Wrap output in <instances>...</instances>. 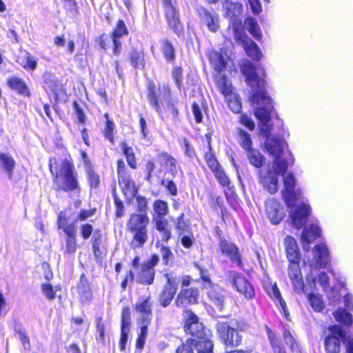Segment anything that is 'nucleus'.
<instances>
[{"label":"nucleus","instance_id":"a19ab883","mask_svg":"<svg viewBox=\"0 0 353 353\" xmlns=\"http://www.w3.org/2000/svg\"><path fill=\"white\" fill-rule=\"evenodd\" d=\"M247 158L250 164L256 168H261L265 163V157L254 148L247 152Z\"/></svg>","mask_w":353,"mask_h":353},{"label":"nucleus","instance_id":"aec40b11","mask_svg":"<svg viewBox=\"0 0 353 353\" xmlns=\"http://www.w3.org/2000/svg\"><path fill=\"white\" fill-rule=\"evenodd\" d=\"M259 182L265 190L270 194H275L279 189V180L277 172H274L271 168L266 170L259 171Z\"/></svg>","mask_w":353,"mask_h":353},{"label":"nucleus","instance_id":"603ef678","mask_svg":"<svg viewBox=\"0 0 353 353\" xmlns=\"http://www.w3.org/2000/svg\"><path fill=\"white\" fill-rule=\"evenodd\" d=\"M239 135L240 138L239 143L241 147L245 150L246 152L252 149V141L250 134L246 131L241 130L239 132Z\"/></svg>","mask_w":353,"mask_h":353},{"label":"nucleus","instance_id":"c9c22d12","mask_svg":"<svg viewBox=\"0 0 353 353\" xmlns=\"http://www.w3.org/2000/svg\"><path fill=\"white\" fill-rule=\"evenodd\" d=\"M157 159L160 161L162 165L165 167H170V172L172 176H174L176 174L177 161L174 157L166 152H161L157 154Z\"/></svg>","mask_w":353,"mask_h":353},{"label":"nucleus","instance_id":"09e8293b","mask_svg":"<svg viewBox=\"0 0 353 353\" xmlns=\"http://www.w3.org/2000/svg\"><path fill=\"white\" fill-rule=\"evenodd\" d=\"M282 336L285 343L290 344L291 351L301 353L299 345L289 330L285 328L282 332Z\"/></svg>","mask_w":353,"mask_h":353},{"label":"nucleus","instance_id":"7ed1b4c3","mask_svg":"<svg viewBox=\"0 0 353 353\" xmlns=\"http://www.w3.org/2000/svg\"><path fill=\"white\" fill-rule=\"evenodd\" d=\"M284 247L288 261V273L294 290L298 294L304 292L305 283L300 268L301 252L296 239L288 235L285 237Z\"/></svg>","mask_w":353,"mask_h":353},{"label":"nucleus","instance_id":"f704fd0d","mask_svg":"<svg viewBox=\"0 0 353 353\" xmlns=\"http://www.w3.org/2000/svg\"><path fill=\"white\" fill-rule=\"evenodd\" d=\"M265 331L270 345L274 353H287L284 346L282 345L279 337L268 326L265 327Z\"/></svg>","mask_w":353,"mask_h":353},{"label":"nucleus","instance_id":"58836bf2","mask_svg":"<svg viewBox=\"0 0 353 353\" xmlns=\"http://www.w3.org/2000/svg\"><path fill=\"white\" fill-rule=\"evenodd\" d=\"M17 63L27 70H34L37 65V60L28 52L20 54L17 60Z\"/></svg>","mask_w":353,"mask_h":353},{"label":"nucleus","instance_id":"49530a36","mask_svg":"<svg viewBox=\"0 0 353 353\" xmlns=\"http://www.w3.org/2000/svg\"><path fill=\"white\" fill-rule=\"evenodd\" d=\"M334 316L338 322L345 325H350L353 321L352 314L343 308L336 310Z\"/></svg>","mask_w":353,"mask_h":353},{"label":"nucleus","instance_id":"a211bd4d","mask_svg":"<svg viewBox=\"0 0 353 353\" xmlns=\"http://www.w3.org/2000/svg\"><path fill=\"white\" fill-rule=\"evenodd\" d=\"M219 249L223 256L229 258L232 263H234L241 268L243 267L242 256L239 247L234 243L230 242L227 239H223L219 242Z\"/></svg>","mask_w":353,"mask_h":353},{"label":"nucleus","instance_id":"f3484780","mask_svg":"<svg viewBox=\"0 0 353 353\" xmlns=\"http://www.w3.org/2000/svg\"><path fill=\"white\" fill-rule=\"evenodd\" d=\"M164 276L166 279V282L158 296V302L161 306L167 307L172 302L176 294L178 285L175 280L171 278L168 273H165Z\"/></svg>","mask_w":353,"mask_h":353},{"label":"nucleus","instance_id":"f8f14e48","mask_svg":"<svg viewBox=\"0 0 353 353\" xmlns=\"http://www.w3.org/2000/svg\"><path fill=\"white\" fill-rule=\"evenodd\" d=\"M174 227L180 237V243L183 248L190 249L195 243V238L190 230V225L188 220L185 219V213L181 212L176 219Z\"/></svg>","mask_w":353,"mask_h":353},{"label":"nucleus","instance_id":"69168bd1","mask_svg":"<svg viewBox=\"0 0 353 353\" xmlns=\"http://www.w3.org/2000/svg\"><path fill=\"white\" fill-rule=\"evenodd\" d=\"M163 263L165 265L169 264L170 260L173 257V254L170 247L163 245L160 249Z\"/></svg>","mask_w":353,"mask_h":353},{"label":"nucleus","instance_id":"cd10ccee","mask_svg":"<svg viewBox=\"0 0 353 353\" xmlns=\"http://www.w3.org/2000/svg\"><path fill=\"white\" fill-rule=\"evenodd\" d=\"M314 261L315 265L319 268H325L329 262V251L324 243H319L313 248Z\"/></svg>","mask_w":353,"mask_h":353},{"label":"nucleus","instance_id":"774afa93","mask_svg":"<svg viewBox=\"0 0 353 353\" xmlns=\"http://www.w3.org/2000/svg\"><path fill=\"white\" fill-rule=\"evenodd\" d=\"M87 174L90 187L97 188L100 182L99 175L95 174L90 167L87 168Z\"/></svg>","mask_w":353,"mask_h":353},{"label":"nucleus","instance_id":"f03ea898","mask_svg":"<svg viewBox=\"0 0 353 353\" xmlns=\"http://www.w3.org/2000/svg\"><path fill=\"white\" fill-rule=\"evenodd\" d=\"M185 317L183 319V330L188 337L175 350L176 353H199L203 343L208 341L213 343L212 331L207 327L199 317L192 310H185Z\"/></svg>","mask_w":353,"mask_h":353},{"label":"nucleus","instance_id":"4468645a","mask_svg":"<svg viewBox=\"0 0 353 353\" xmlns=\"http://www.w3.org/2000/svg\"><path fill=\"white\" fill-rule=\"evenodd\" d=\"M222 6L225 10V17L230 19L234 34H235L236 26L241 25L244 28L242 21L239 17L243 13V5L239 2H233L231 0H223Z\"/></svg>","mask_w":353,"mask_h":353},{"label":"nucleus","instance_id":"9d476101","mask_svg":"<svg viewBox=\"0 0 353 353\" xmlns=\"http://www.w3.org/2000/svg\"><path fill=\"white\" fill-rule=\"evenodd\" d=\"M330 333L324 340L326 353H340L341 341L346 339L345 331L339 325H332L327 327Z\"/></svg>","mask_w":353,"mask_h":353},{"label":"nucleus","instance_id":"c03bdc74","mask_svg":"<svg viewBox=\"0 0 353 353\" xmlns=\"http://www.w3.org/2000/svg\"><path fill=\"white\" fill-rule=\"evenodd\" d=\"M8 83L12 89L16 90L19 94L24 96L30 95V92L26 83L21 79L12 77L8 79Z\"/></svg>","mask_w":353,"mask_h":353},{"label":"nucleus","instance_id":"8fccbe9b","mask_svg":"<svg viewBox=\"0 0 353 353\" xmlns=\"http://www.w3.org/2000/svg\"><path fill=\"white\" fill-rule=\"evenodd\" d=\"M225 101L228 108L234 113H239L241 110V102L239 95L234 92L232 95L225 98Z\"/></svg>","mask_w":353,"mask_h":353},{"label":"nucleus","instance_id":"b1692460","mask_svg":"<svg viewBox=\"0 0 353 353\" xmlns=\"http://www.w3.org/2000/svg\"><path fill=\"white\" fill-rule=\"evenodd\" d=\"M311 212L309 205L302 203L290 213L292 225L297 230H300L307 221V217Z\"/></svg>","mask_w":353,"mask_h":353},{"label":"nucleus","instance_id":"dca6fc26","mask_svg":"<svg viewBox=\"0 0 353 353\" xmlns=\"http://www.w3.org/2000/svg\"><path fill=\"white\" fill-rule=\"evenodd\" d=\"M231 283L235 290L247 300H253L255 298V290L249 280L239 273H233L231 276Z\"/></svg>","mask_w":353,"mask_h":353},{"label":"nucleus","instance_id":"2f4dec72","mask_svg":"<svg viewBox=\"0 0 353 353\" xmlns=\"http://www.w3.org/2000/svg\"><path fill=\"white\" fill-rule=\"evenodd\" d=\"M320 236V228L317 225L312 223L308 227L304 228L301 235V240L303 244L309 245Z\"/></svg>","mask_w":353,"mask_h":353},{"label":"nucleus","instance_id":"72a5a7b5","mask_svg":"<svg viewBox=\"0 0 353 353\" xmlns=\"http://www.w3.org/2000/svg\"><path fill=\"white\" fill-rule=\"evenodd\" d=\"M160 45L166 62L174 63L176 60V50L172 42L168 38H164L160 41Z\"/></svg>","mask_w":353,"mask_h":353},{"label":"nucleus","instance_id":"680f3d73","mask_svg":"<svg viewBox=\"0 0 353 353\" xmlns=\"http://www.w3.org/2000/svg\"><path fill=\"white\" fill-rule=\"evenodd\" d=\"M161 184L163 186H164L169 194L172 196H175L178 194V189L176 183L174 182V181L170 179V180H162Z\"/></svg>","mask_w":353,"mask_h":353},{"label":"nucleus","instance_id":"ddd939ff","mask_svg":"<svg viewBox=\"0 0 353 353\" xmlns=\"http://www.w3.org/2000/svg\"><path fill=\"white\" fill-rule=\"evenodd\" d=\"M117 173L119 185L125 195L134 194L137 192L135 183L130 178V172L123 159H119L117 161Z\"/></svg>","mask_w":353,"mask_h":353},{"label":"nucleus","instance_id":"338daca9","mask_svg":"<svg viewBox=\"0 0 353 353\" xmlns=\"http://www.w3.org/2000/svg\"><path fill=\"white\" fill-rule=\"evenodd\" d=\"M155 168V163L153 160H148L146 162L145 170V175L144 178L145 181L151 182Z\"/></svg>","mask_w":353,"mask_h":353},{"label":"nucleus","instance_id":"e433bc0d","mask_svg":"<svg viewBox=\"0 0 353 353\" xmlns=\"http://www.w3.org/2000/svg\"><path fill=\"white\" fill-rule=\"evenodd\" d=\"M130 61L134 68L143 69L145 65V54L142 50L133 49L130 53Z\"/></svg>","mask_w":353,"mask_h":353},{"label":"nucleus","instance_id":"a878e982","mask_svg":"<svg viewBox=\"0 0 353 353\" xmlns=\"http://www.w3.org/2000/svg\"><path fill=\"white\" fill-rule=\"evenodd\" d=\"M153 302L150 296L140 300L135 303L134 310L140 314L139 321H152Z\"/></svg>","mask_w":353,"mask_h":353},{"label":"nucleus","instance_id":"0eeeda50","mask_svg":"<svg viewBox=\"0 0 353 353\" xmlns=\"http://www.w3.org/2000/svg\"><path fill=\"white\" fill-rule=\"evenodd\" d=\"M154 213L152 221L156 230L160 233L161 241L168 242L172 237V228L165 217L169 214V205L167 201L156 199L152 203Z\"/></svg>","mask_w":353,"mask_h":353},{"label":"nucleus","instance_id":"423d86ee","mask_svg":"<svg viewBox=\"0 0 353 353\" xmlns=\"http://www.w3.org/2000/svg\"><path fill=\"white\" fill-rule=\"evenodd\" d=\"M149 225V216L137 214L129 215L126 230L132 236L130 245L132 248H141L148 241Z\"/></svg>","mask_w":353,"mask_h":353},{"label":"nucleus","instance_id":"3c124183","mask_svg":"<svg viewBox=\"0 0 353 353\" xmlns=\"http://www.w3.org/2000/svg\"><path fill=\"white\" fill-rule=\"evenodd\" d=\"M307 299L314 311L321 312L324 309V303L321 295L311 292L308 294Z\"/></svg>","mask_w":353,"mask_h":353},{"label":"nucleus","instance_id":"6e6d98bb","mask_svg":"<svg viewBox=\"0 0 353 353\" xmlns=\"http://www.w3.org/2000/svg\"><path fill=\"white\" fill-rule=\"evenodd\" d=\"M208 297L219 310H222L223 309L225 296L221 293L216 291H212L208 294Z\"/></svg>","mask_w":353,"mask_h":353},{"label":"nucleus","instance_id":"f257e3e1","mask_svg":"<svg viewBox=\"0 0 353 353\" xmlns=\"http://www.w3.org/2000/svg\"><path fill=\"white\" fill-rule=\"evenodd\" d=\"M241 72L245 77L246 84L252 89L250 101L261 105L254 110V115L259 120L260 134L265 139L264 145L273 157H280L283 153V141L277 137H271L273 125L270 123L274 110L272 99L266 94V81L259 76L256 66L250 61L243 60L239 65Z\"/></svg>","mask_w":353,"mask_h":353},{"label":"nucleus","instance_id":"de8ad7c7","mask_svg":"<svg viewBox=\"0 0 353 353\" xmlns=\"http://www.w3.org/2000/svg\"><path fill=\"white\" fill-rule=\"evenodd\" d=\"M283 214V211L276 207L270 206L267 209V216L274 225L279 224L282 221Z\"/></svg>","mask_w":353,"mask_h":353},{"label":"nucleus","instance_id":"473e14b6","mask_svg":"<svg viewBox=\"0 0 353 353\" xmlns=\"http://www.w3.org/2000/svg\"><path fill=\"white\" fill-rule=\"evenodd\" d=\"M215 84L220 93L228 98L234 93L232 82L226 75L222 74L214 77Z\"/></svg>","mask_w":353,"mask_h":353},{"label":"nucleus","instance_id":"9b49d317","mask_svg":"<svg viewBox=\"0 0 353 353\" xmlns=\"http://www.w3.org/2000/svg\"><path fill=\"white\" fill-rule=\"evenodd\" d=\"M164 17L168 28L178 37L183 32V26L180 20L179 12L172 0H163Z\"/></svg>","mask_w":353,"mask_h":353},{"label":"nucleus","instance_id":"6ab92c4d","mask_svg":"<svg viewBox=\"0 0 353 353\" xmlns=\"http://www.w3.org/2000/svg\"><path fill=\"white\" fill-rule=\"evenodd\" d=\"M284 188L282 190V196L286 206L293 208L298 199L295 192V179L292 173L288 174L283 179Z\"/></svg>","mask_w":353,"mask_h":353},{"label":"nucleus","instance_id":"5701e85b","mask_svg":"<svg viewBox=\"0 0 353 353\" xmlns=\"http://www.w3.org/2000/svg\"><path fill=\"white\" fill-rule=\"evenodd\" d=\"M129 34L128 28L123 20L119 19L117 22L113 30L112 31V40L113 43V52L118 55L122 50L121 38L128 36Z\"/></svg>","mask_w":353,"mask_h":353},{"label":"nucleus","instance_id":"79ce46f5","mask_svg":"<svg viewBox=\"0 0 353 353\" xmlns=\"http://www.w3.org/2000/svg\"><path fill=\"white\" fill-rule=\"evenodd\" d=\"M245 24L247 26V29L251 35L257 41H261L263 34L260 27L256 20L251 17H248L244 21Z\"/></svg>","mask_w":353,"mask_h":353},{"label":"nucleus","instance_id":"864d4df0","mask_svg":"<svg viewBox=\"0 0 353 353\" xmlns=\"http://www.w3.org/2000/svg\"><path fill=\"white\" fill-rule=\"evenodd\" d=\"M273 168L275 172H277V175L281 174L284 176L288 171V162L285 159H280V157H274Z\"/></svg>","mask_w":353,"mask_h":353},{"label":"nucleus","instance_id":"ea45409f","mask_svg":"<svg viewBox=\"0 0 353 353\" xmlns=\"http://www.w3.org/2000/svg\"><path fill=\"white\" fill-rule=\"evenodd\" d=\"M136 201L135 211L131 214H141V216H149L148 215V199L143 195H136L134 196Z\"/></svg>","mask_w":353,"mask_h":353},{"label":"nucleus","instance_id":"393cba45","mask_svg":"<svg viewBox=\"0 0 353 353\" xmlns=\"http://www.w3.org/2000/svg\"><path fill=\"white\" fill-rule=\"evenodd\" d=\"M197 14L200 20L204 23L208 30L212 32H216L219 29V16L216 13H212L204 7L197 10Z\"/></svg>","mask_w":353,"mask_h":353},{"label":"nucleus","instance_id":"c756f323","mask_svg":"<svg viewBox=\"0 0 353 353\" xmlns=\"http://www.w3.org/2000/svg\"><path fill=\"white\" fill-rule=\"evenodd\" d=\"M156 275L154 268H150L143 263L137 274V282L144 285H151L154 283Z\"/></svg>","mask_w":353,"mask_h":353},{"label":"nucleus","instance_id":"4be33fe9","mask_svg":"<svg viewBox=\"0 0 353 353\" xmlns=\"http://www.w3.org/2000/svg\"><path fill=\"white\" fill-rule=\"evenodd\" d=\"M130 308L128 306L123 307L121 314V334L119 347L121 351L125 349L130 330Z\"/></svg>","mask_w":353,"mask_h":353},{"label":"nucleus","instance_id":"1a4fd4ad","mask_svg":"<svg viewBox=\"0 0 353 353\" xmlns=\"http://www.w3.org/2000/svg\"><path fill=\"white\" fill-rule=\"evenodd\" d=\"M234 39L236 43H241L246 54L253 61H259L263 58V54L259 46L246 34L241 25L236 26Z\"/></svg>","mask_w":353,"mask_h":353},{"label":"nucleus","instance_id":"412c9836","mask_svg":"<svg viewBox=\"0 0 353 353\" xmlns=\"http://www.w3.org/2000/svg\"><path fill=\"white\" fill-rule=\"evenodd\" d=\"M204 160L219 183L228 181L227 174L219 162L212 150H208L204 154Z\"/></svg>","mask_w":353,"mask_h":353},{"label":"nucleus","instance_id":"bf43d9fd","mask_svg":"<svg viewBox=\"0 0 353 353\" xmlns=\"http://www.w3.org/2000/svg\"><path fill=\"white\" fill-rule=\"evenodd\" d=\"M172 76L176 87L181 90L183 77V68L181 66H175L172 70Z\"/></svg>","mask_w":353,"mask_h":353},{"label":"nucleus","instance_id":"7c9ffc66","mask_svg":"<svg viewBox=\"0 0 353 353\" xmlns=\"http://www.w3.org/2000/svg\"><path fill=\"white\" fill-rule=\"evenodd\" d=\"M228 181L225 183H219L220 185L225 188L224 190V194L228 204L234 209H236L239 205V198L235 191L234 185L231 184L229 177L227 176Z\"/></svg>","mask_w":353,"mask_h":353},{"label":"nucleus","instance_id":"4d7b16f0","mask_svg":"<svg viewBox=\"0 0 353 353\" xmlns=\"http://www.w3.org/2000/svg\"><path fill=\"white\" fill-rule=\"evenodd\" d=\"M193 266L199 272L200 280L209 285H212V281L210 277L208 269L198 262H194Z\"/></svg>","mask_w":353,"mask_h":353},{"label":"nucleus","instance_id":"2eb2a0df","mask_svg":"<svg viewBox=\"0 0 353 353\" xmlns=\"http://www.w3.org/2000/svg\"><path fill=\"white\" fill-rule=\"evenodd\" d=\"M199 295V290L196 287L181 288L175 298L174 303L177 307H185L183 313L186 315L185 310H188L187 306L197 304Z\"/></svg>","mask_w":353,"mask_h":353},{"label":"nucleus","instance_id":"a18cd8bd","mask_svg":"<svg viewBox=\"0 0 353 353\" xmlns=\"http://www.w3.org/2000/svg\"><path fill=\"white\" fill-rule=\"evenodd\" d=\"M121 149L130 168L133 170L137 169V162L133 148L130 146H128L126 143L122 142Z\"/></svg>","mask_w":353,"mask_h":353},{"label":"nucleus","instance_id":"bb28decb","mask_svg":"<svg viewBox=\"0 0 353 353\" xmlns=\"http://www.w3.org/2000/svg\"><path fill=\"white\" fill-rule=\"evenodd\" d=\"M267 293L269 296L272 299V300L276 305L278 308L280 310L281 312L284 315V316L288 319L290 313L288 310V307L285 301L282 298L280 290L276 283L272 285L267 290Z\"/></svg>","mask_w":353,"mask_h":353},{"label":"nucleus","instance_id":"4c0bfd02","mask_svg":"<svg viewBox=\"0 0 353 353\" xmlns=\"http://www.w3.org/2000/svg\"><path fill=\"white\" fill-rule=\"evenodd\" d=\"M15 161L9 154L0 152V168L4 170L8 174L9 179H11L12 176Z\"/></svg>","mask_w":353,"mask_h":353},{"label":"nucleus","instance_id":"6e6552de","mask_svg":"<svg viewBox=\"0 0 353 353\" xmlns=\"http://www.w3.org/2000/svg\"><path fill=\"white\" fill-rule=\"evenodd\" d=\"M77 174L74 166L68 161H63L56 172L54 182L57 186L64 191L74 190L78 188Z\"/></svg>","mask_w":353,"mask_h":353},{"label":"nucleus","instance_id":"0e129e2a","mask_svg":"<svg viewBox=\"0 0 353 353\" xmlns=\"http://www.w3.org/2000/svg\"><path fill=\"white\" fill-rule=\"evenodd\" d=\"M44 87L46 89L54 92L57 89V81L54 79V77L51 74L44 75Z\"/></svg>","mask_w":353,"mask_h":353},{"label":"nucleus","instance_id":"c85d7f7f","mask_svg":"<svg viewBox=\"0 0 353 353\" xmlns=\"http://www.w3.org/2000/svg\"><path fill=\"white\" fill-rule=\"evenodd\" d=\"M223 51V49L220 51L212 50L208 55L210 64L212 65L213 69L217 72L225 70L228 65L225 57L226 54H224Z\"/></svg>","mask_w":353,"mask_h":353},{"label":"nucleus","instance_id":"20e7f679","mask_svg":"<svg viewBox=\"0 0 353 353\" xmlns=\"http://www.w3.org/2000/svg\"><path fill=\"white\" fill-rule=\"evenodd\" d=\"M147 97L151 106L162 117L164 111H168L176 119L179 110L176 103L171 99V89L169 85L163 84L157 88L153 80H150L147 85Z\"/></svg>","mask_w":353,"mask_h":353},{"label":"nucleus","instance_id":"13d9d810","mask_svg":"<svg viewBox=\"0 0 353 353\" xmlns=\"http://www.w3.org/2000/svg\"><path fill=\"white\" fill-rule=\"evenodd\" d=\"M41 290L43 294L48 300L51 301L55 299L58 288L57 286L53 287L51 284L49 283H43L41 285Z\"/></svg>","mask_w":353,"mask_h":353},{"label":"nucleus","instance_id":"39448f33","mask_svg":"<svg viewBox=\"0 0 353 353\" xmlns=\"http://www.w3.org/2000/svg\"><path fill=\"white\" fill-rule=\"evenodd\" d=\"M232 325L227 322H219L216 330L221 342L225 347L236 348L243 344L242 332L249 329V323L243 318L232 320Z\"/></svg>","mask_w":353,"mask_h":353},{"label":"nucleus","instance_id":"5fc2aeb1","mask_svg":"<svg viewBox=\"0 0 353 353\" xmlns=\"http://www.w3.org/2000/svg\"><path fill=\"white\" fill-rule=\"evenodd\" d=\"M77 291L79 299L82 302H88L91 299L92 292L88 284L81 282L77 287Z\"/></svg>","mask_w":353,"mask_h":353},{"label":"nucleus","instance_id":"052dcab7","mask_svg":"<svg viewBox=\"0 0 353 353\" xmlns=\"http://www.w3.org/2000/svg\"><path fill=\"white\" fill-rule=\"evenodd\" d=\"M113 197L115 205V216L117 218L122 217L125 214V208L123 202L119 199L114 190H113Z\"/></svg>","mask_w":353,"mask_h":353},{"label":"nucleus","instance_id":"37998d69","mask_svg":"<svg viewBox=\"0 0 353 353\" xmlns=\"http://www.w3.org/2000/svg\"><path fill=\"white\" fill-rule=\"evenodd\" d=\"M141 324L140 331L138 333L136 339V347L139 350H142L145 345L146 338L148 333V327L151 324L152 321L146 322L139 321Z\"/></svg>","mask_w":353,"mask_h":353},{"label":"nucleus","instance_id":"e2e57ef3","mask_svg":"<svg viewBox=\"0 0 353 353\" xmlns=\"http://www.w3.org/2000/svg\"><path fill=\"white\" fill-rule=\"evenodd\" d=\"M192 112L196 123H202L203 119L202 110L201 106L195 101L192 103Z\"/></svg>","mask_w":353,"mask_h":353}]
</instances>
